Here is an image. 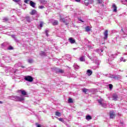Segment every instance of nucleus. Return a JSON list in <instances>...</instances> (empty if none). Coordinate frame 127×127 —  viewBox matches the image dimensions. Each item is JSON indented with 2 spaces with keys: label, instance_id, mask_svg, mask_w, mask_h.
Returning a JSON list of instances; mask_svg holds the SVG:
<instances>
[{
  "label": "nucleus",
  "instance_id": "obj_12",
  "mask_svg": "<svg viewBox=\"0 0 127 127\" xmlns=\"http://www.w3.org/2000/svg\"><path fill=\"white\" fill-rule=\"evenodd\" d=\"M112 6H113V7L114 8L113 11H115V12H117V5H116V4H113Z\"/></svg>",
  "mask_w": 127,
  "mask_h": 127
},
{
  "label": "nucleus",
  "instance_id": "obj_34",
  "mask_svg": "<svg viewBox=\"0 0 127 127\" xmlns=\"http://www.w3.org/2000/svg\"><path fill=\"white\" fill-rule=\"evenodd\" d=\"M98 3H102L103 2V0H98Z\"/></svg>",
  "mask_w": 127,
  "mask_h": 127
},
{
  "label": "nucleus",
  "instance_id": "obj_5",
  "mask_svg": "<svg viewBox=\"0 0 127 127\" xmlns=\"http://www.w3.org/2000/svg\"><path fill=\"white\" fill-rule=\"evenodd\" d=\"M15 99L16 101L17 102H21V101H24V98L23 97H16Z\"/></svg>",
  "mask_w": 127,
  "mask_h": 127
},
{
  "label": "nucleus",
  "instance_id": "obj_8",
  "mask_svg": "<svg viewBox=\"0 0 127 127\" xmlns=\"http://www.w3.org/2000/svg\"><path fill=\"white\" fill-rule=\"evenodd\" d=\"M60 20H62L65 25H68V24H69V22H66V21H65L64 18H61Z\"/></svg>",
  "mask_w": 127,
  "mask_h": 127
},
{
  "label": "nucleus",
  "instance_id": "obj_17",
  "mask_svg": "<svg viewBox=\"0 0 127 127\" xmlns=\"http://www.w3.org/2000/svg\"><path fill=\"white\" fill-rule=\"evenodd\" d=\"M88 91H89V89L87 88H84L82 89L83 93H84L85 94H87V92H88Z\"/></svg>",
  "mask_w": 127,
  "mask_h": 127
},
{
  "label": "nucleus",
  "instance_id": "obj_29",
  "mask_svg": "<svg viewBox=\"0 0 127 127\" xmlns=\"http://www.w3.org/2000/svg\"><path fill=\"white\" fill-rule=\"evenodd\" d=\"M28 62H29V63L31 64V63H32L33 62V60H28Z\"/></svg>",
  "mask_w": 127,
  "mask_h": 127
},
{
  "label": "nucleus",
  "instance_id": "obj_25",
  "mask_svg": "<svg viewBox=\"0 0 127 127\" xmlns=\"http://www.w3.org/2000/svg\"><path fill=\"white\" fill-rule=\"evenodd\" d=\"M68 102L69 103H73V99H72V98H69Z\"/></svg>",
  "mask_w": 127,
  "mask_h": 127
},
{
  "label": "nucleus",
  "instance_id": "obj_36",
  "mask_svg": "<svg viewBox=\"0 0 127 127\" xmlns=\"http://www.w3.org/2000/svg\"><path fill=\"white\" fill-rule=\"evenodd\" d=\"M12 49H13V48L11 46L9 47L8 50H12Z\"/></svg>",
  "mask_w": 127,
  "mask_h": 127
},
{
  "label": "nucleus",
  "instance_id": "obj_42",
  "mask_svg": "<svg viewBox=\"0 0 127 127\" xmlns=\"http://www.w3.org/2000/svg\"><path fill=\"white\" fill-rule=\"evenodd\" d=\"M43 2H45V0H43Z\"/></svg>",
  "mask_w": 127,
  "mask_h": 127
},
{
  "label": "nucleus",
  "instance_id": "obj_4",
  "mask_svg": "<svg viewBox=\"0 0 127 127\" xmlns=\"http://www.w3.org/2000/svg\"><path fill=\"white\" fill-rule=\"evenodd\" d=\"M68 41L71 43V44H74V43H76V41L75 39H73L72 37H70L68 39Z\"/></svg>",
  "mask_w": 127,
  "mask_h": 127
},
{
  "label": "nucleus",
  "instance_id": "obj_40",
  "mask_svg": "<svg viewBox=\"0 0 127 127\" xmlns=\"http://www.w3.org/2000/svg\"><path fill=\"white\" fill-rule=\"evenodd\" d=\"M79 21H81V22H84V21L83 20H82L81 19H79Z\"/></svg>",
  "mask_w": 127,
  "mask_h": 127
},
{
  "label": "nucleus",
  "instance_id": "obj_14",
  "mask_svg": "<svg viewBox=\"0 0 127 127\" xmlns=\"http://www.w3.org/2000/svg\"><path fill=\"white\" fill-rule=\"evenodd\" d=\"M30 14L31 15H34V14H36V10L35 9H33L31 12L30 13Z\"/></svg>",
  "mask_w": 127,
  "mask_h": 127
},
{
  "label": "nucleus",
  "instance_id": "obj_30",
  "mask_svg": "<svg viewBox=\"0 0 127 127\" xmlns=\"http://www.w3.org/2000/svg\"><path fill=\"white\" fill-rule=\"evenodd\" d=\"M109 88L113 89V84H109Z\"/></svg>",
  "mask_w": 127,
  "mask_h": 127
},
{
  "label": "nucleus",
  "instance_id": "obj_15",
  "mask_svg": "<svg viewBox=\"0 0 127 127\" xmlns=\"http://www.w3.org/2000/svg\"><path fill=\"white\" fill-rule=\"evenodd\" d=\"M57 73H61V74H63L64 73V70L62 69H59L58 71H57Z\"/></svg>",
  "mask_w": 127,
  "mask_h": 127
},
{
  "label": "nucleus",
  "instance_id": "obj_32",
  "mask_svg": "<svg viewBox=\"0 0 127 127\" xmlns=\"http://www.w3.org/2000/svg\"><path fill=\"white\" fill-rule=\"evenodd\" d=\"M36 126H37V127H41V126H40L38 123H36Z\"/></svg>",
  "mask_w": 127,
  "mask_h": 127
},
{
  "label": "nucleus",
  "instance_id": "obj_2",
  "mask_svg": "<svg viewBox=\"0 0 127 127\" xmlns=\"http://www.w3.org/2000/svg\"><path fill=\"white\" fill-rule=\"evenodd\" d=\"M24 79L28 82H32L33 81V78L29 75L25 76Z\"/></svg>",
  "mask_w": 127,
  "mask_h": 127
},
{
  "label": "nucleus",
  "instance_id": "obj_18",
  "mask_svg": "<svg viewBox=\"0 0 127 127\" xmlns=\"http://www.w3.org/2000/svg\"><path fill=\"white\" fill-rule=\"evenodd\" d=\"M80 61H81V62H85V59L84 58V57H83V56L81 57L80 58Z\"/></svg>",
  "mask_w": 127,
  "mask_h": 127
},
{
  "label": "nucleus",
  "instance_id": "obj_37",
  "mask_svg": "<svg viewBox=\"0 0 127 127\" xmlns=\"http://www.w3.org/2000/svg\"><path fill=\"white\" fill-rule=\"evenodd\" d=\"M20 0H13V1H15V2H18Z\"/></svg>",
  "mask_w": 127,
  "mask_h": 127
},
{
  "label": "nucleus",
  "instance_id": "obj_10",
  "mask_svg": "<svg viewBox=\"0 0 127 127\" xmlns=\"http://www.w3.org/2000/svg\"><path fill=\"white\" fill-rule=\"evenodd\" d=\"M20 92H21V94L22 95V96H26V95H27V93H26V91H25V90H20Z\"/></svg>",
  "mask_w": 127,
  "mask_h": 127
},
{
  "label": "nucleus",
  "instance_id": "obj_20",
  "mask_svg": "<svg viewBox=\"0 0 127 127\" xmlns=\"http://www.w3.org/2000/svg\"><path fill=\"white\" fill-rule=\"evenodd\" d=\"M86 120H87L88 121L90 120H92V117H91V116L90 115L86 116Z\"/></svg>",
  "mask_w": 127,
  "mask_h": 127
},
{
  "label": "nucleus",
  "instance_id": "obj_28",
  "mask_svg": "<svg viewBox=\"0 0 127 127\" xmlns=\"http://www.w3.org/2000/svg\"><path fill=\"white\" fill-rule=\"evenodd\" d=\"M3 20L4 21H8V18H6V17H5L3 19Z\"/></svg>",
  "mask_w": 127,
  "mask_h": 127
},
{
  "label": "nucleus",
  "instance_id": "obj_31",
  "mask_svg": "<svg viewBox=\"0 0 127 127\" xmlns=\"http://www.w3.org/2000/svg\"><path fill=\"white\" fill-rule=\"evenodd\" d=\"M59 121L60 122H64V120H63V118H58Z\"/></svg>",
  "mask_w": 127,
  "mask_h": 127
},
{
  "label": "nucleus",
  "instance_id": "obj_13",
  "mask_svg": "<svg viewBox=\"0 0 127 127\" xmlns=\"http://www.w3.org/2000/svg\"><path fill=\"white\" fill-rule=\"evenodd\" d=\"M55 116H57V117H61L62 116V114H61V113L59 112H56Z\"/></svg>",
  "mask_w": 127,
  "mask_h": 127
},
{
  "label": "nucleus",
  "instance_id": "obj_35",
  "mask_svg": "<svg viewBox=\"0 0 127 127\" xmlns=\"http://www.w3.org/2000/svg\"><path fill=\"white\" fill-rule=\"evenodd\" d=\"M39 8L42 9V8H44V6H39Z\"/></svg>",
  "mask_w": 127,
  "mask_h": 127
},
{
  "label": "nucleus",
  "instance_id": "obj_21",
  "mask_svg": "<svg viewBox=\"0 0 127 127\" xmlns=\"http://www.w3.org/2000/svg\"><path fill=\"white\" fill-rule=\"evenodd\" d=\"M43 24H44V22H40V25H39V27L42 28L43 27Z\"/></svg>",
  "mask_w": 127,
  "mask_h": 127
},
{
  "label": "nucleus",
  "instance_id": "obj_39",
  "mask_svg": "<svg viewBox=\"0 0 127 127\" xmlns=\"http://www.w3.org/2000/svg\"><path fill=\"white\" fill-rule=\"evenodd\" d=\"M121 31H122L123 32H124V33H125V31H124V28H122Z\"/></svg>",
  "mask_w": 127,
  "mask_h": 127
},
{
  "label": "nucleus",
  "instance_id": "obj_7",
  "mask_svg": "<svg viewBox=\"0 0 127 127\" xmlns=\"http://www.w3.org/2000/svg\"><path fill=\"white\" fill-rule=\"evenodd\" d=\"M108 30H106L105 31L104 33V39H108Z\"/></svg>",
  "mask_w": 127,
  "mask_h": 127
},
{
  "label": "nucleus",
  "instance_id": "obj_19",
  "mask_svg": "<svg viewBox=\"0 0 127 127\" xmlns=\"http://www.w3.org/2000/svg\"><path fill=\"white\" fill-rule=\"evenodd\" d=\"M59 22L57 20H55L54 22H53V25H58Z\"/></svg>",
  "mask_w": 127,
  "mask_h": 127
},
{
  "label": "nucleus",
  "instance_id": "obj_24",
  "mask_svg": "<svg viewBox=\"0 0 127 127\" xmlns=\"http://www.w3.org/2000/svg\"><path fill=\"white\" fill-rule=\"evenodd\" d=\"M27 21H28L29 22H30V17L29 16H26L25 17Z\"/></svg>",
  "mask_w": 127,
  "mask_h": 127
},
{
  "label": "nucleus",
  "instance_id": "obj_22",
  "mask_svg": "<svg viewBox=\"0 0 127 127\" xmlns=\"http://www.w3.org/2000/svg\"><path fill=\"white\" fill-rule=\"evenodd\" d=\"M103 101H104V99H101L100 100H98V103H100V105H103Z\"/></svg>",
  "mask_w": 127,
  "mask_h": 127
},
{
  "label": "nucleus",
  "instance_id": "obj_1",
  "mask_svg": "<svg viewBox=\"0 0 127 127\" xmlns=\"http://www.w3.org/2000/svg\"><path fill=\"white\" fill-rule=\"evenodd\" d=\"M109 116L110 117V119H115V118H116V113L114 110L111 111L109 112Z\"/></svg>",
  "mask_w": 127,
  "mask_h": 127
},
{
  "label": "nucleus",
  "instance_id": "obj_41",
  "mask_svg": "<svg viewBox=\"0 0 127 127\" xmlns=\"http://www.w3.org/2000/svg\"><path fill=\"white\" fill-rule=\"evenodd\" d=\"M3 102L2 101H0V104H3Z\"/></svg>",
  "mask_w": 127,
  "mask_h": 127
},
{
  "label": "nucleus",
  "instance_id": "obj_9",
  "mask_svg": "<svg viewBox=\"0 0 127 127\" xmlns=\"http://www.w3.org/2000/svg\"><path fill=\"white\" fill-rule=\"evenodd\" d=\"M87 73L88 76H91L93 74V71H92L91 69H88L87 70Z\"/></svg>",
  "mask_w": 127,
  "mask_h": 127
},
{
  "label": "nucleus",
  "instance_id": "obj_16",
  "mask_svg": "<svg viewBox=\"0 0 127 127\" xmlns=\"http://www.w3.org/2000/svg\"><path fill=\"white\" fill-rule=\"evenodd\" d=\"M85 31H86V32H88L89 31H91V29L90 28L89 26H86L85 27Z\"/></svg>",
  "mask_w": 127,
  "mask_h": 127
},
{
  "label": "nucleus",
  "instance_id": "obj_33",
  "mask_svg": "<svg viewBox=\"0 0 127 127\" xmlns=\"http://www.w3.org/2000/svg\"><path fill=\"white\" fill-rule=\"evenodd\" d=\"M30 0H24V3H28V1H29Z\"/></svg>",
  "mask_w": 127,
  "mask_h": 127
},
{
  "label": "nucleus",
  "instance_id": "obj_27",
  "mask_svg": "<svg viewBox=\"0 0 127 127\" xmlns=\"http://www.w3.org/2000/svg\"><path fill=\"white\" fill-rule=\"evenodd\" d=\"M113 78L115 79V80H119L120 77H119L118 76H115L113 77Z\"/></svg>",
  "mask_w": 127,
  "mask_h": 127
},
{
  "label": "nucleus",
  "instance_id": "obj_38",
  "mask_svg": "<svg viewBox=\"0 0 127 127\" xmlns=\"http://www.w3.org/2000/svg\"><path fill=\"white\" fill-rule=\"evenodd\" d=\"M75 1H76L77 2H80L81 1V0H75Z\"/></svg>",
  "mask_w": 127,
  "mask_h": 127
},
{
  "label": "nucleus",
  "instance_id": "obj_6",
  "mask_svg": "<svg viewBox=\"0 0 127 127\" xmlns=\"http://www.w3.org/2000/svg\"><path fill=\"white\" fill-rule=\"evenodd\" d=\"M118 99H119V96L118 94H113V101H118Z\"/></svg>",
  "mask_w": 127,
  "mask_h": 127
},
{
  "label": "nucleus",
  "instance_id": "obj_3",
  "mask_svg": "<svg viewBox=\"0 0 127 127\" xmlns=\"http://www.w3.org/2000/svg\"><path fill=\"white\" fill-rule=\"evenodd\" d=\"M93 3V0H85L84 4L87 6L89 4H92Z\"/></svg>",
  "mask_w": 127,
  "mask_h": 127
},
{
  "label": "nucleus",
  "instance_id": "obj_11",
  "mask_svg": "<svg viewBox=\"0 0 127 127\" xmlns=\"http://www.w3.org/2000/svg\"><path fill=\"white\" fill-rule=\"evenodd\" d=\"M35 3H34V2L32 1H30V5H31V6H32V7H35Z\"/></svg>",
  "mask_w": 127,
  "mask_h": 127
},
{
  "label": "nucleus",
  "instance_id": "obj_23",
  "mask_svg": "<svg viewBox=\"0 0 127 127\" xmlns=\"http://www.w3.org/2000/svg\"><path fill=\"white\" fill-rule=\"evenodd\" d=\"M40 55H41V56H45L46 54H45V52L42 51Z\"/></svg>",
  "mask_w": 127,
  "mask_h": 127
},
{
  "label": "nucleus",
  "instance_id": "obj_26",
  "mask_svg": "<svg viewBox=\"0 0 127 127\" xmlns=\"http://www.w3.org/2000/svg\"><path fill=\"white\" fill-rule=\"evenodd\" d=\"M46 34V36H49V35H48V32H49V30H46L45 31Z\"/></svg>",
  "mask_w": 127,
  "mask_h": 127
}]
</instances>
